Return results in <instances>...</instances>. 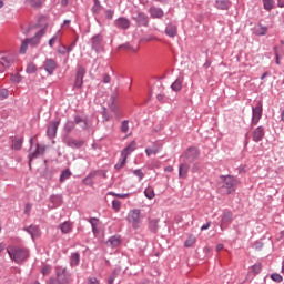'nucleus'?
Wrapping results in <instances>:
<instances>
[{"instance_id": "nucleus-1", "label": "nucleus", "mask_w": 284, "mask_h": 284, "mask_svg": "<svg viewBox=\"0 0 284 284\" xmlns=\"http://www.w3.org/2000/svg\"><path fill=\"white\" fill-rule=\"evenodd\" d=\"M220 179L222 181L221 190L224 194H232V192H236L239 180L234 175H221Z\"/></svg>"}, {"instance_id": "nucleus-2", "label": "nucleus", "mask_w": 284, "mask_h": 284, "mask_svg": "<svg viewBox=\"0 0 284 284\" xmlns=\"http://www.w3.org/2000/svg\"><path fill=\"white\" fill-rule=\"evenodd\" d=\"M7 252L10 258L14 261V263H23V261H26V258H28L29 256L28 250L26 248H20V247L7 248Z\"/></svg>"}, {"instance_id": "nucleus-3", "label": "nucleus", "mask_w": 284, "mask_h": 284, "mask_svg": "<svg viewBox=\"0 0 284 284\" xmlns=\"http://www.w3.org/2000/svg\"><path fill=\"white\" fill-rule=\"evenodd\" d=\"M126 221H128V223H130L132 225L133 230H139V227H141V223H142L141 210H139V209L131 210L128 213Z\"/></svg>"}, {"instance_id": "nucleus-4", "label": "nucleus", "mask_w": 284, "mask_h": 284, "mask_svg": "<svg viewBox=\"0 0 284 284\" xmlns=\"http://www.w3.org/2000/svg\"><path fill=\"white\" fill-rule=\"evenodd\" d=\"M200 154L201 152L195 146H191L181 155V159H183L185 163H194Z\"/></svg>"}, {"instance_id": "nucleus-5", "label": "nucleus", "mask_w": 284, "mask_h": 284, "mask_svg": "<svg viewBox=\"0 0 284 284\" xmlns=\"http://www.w3.org/2000/svg\"><path fill=\"white\" fill-rule=\"evenodd\" d=\"M34 48H37V37L28 38L21 43L20 54H26L28 50H34Z\"/></svg>"}, {"instance_id": "nucleus-6", "label": "nucleus", "mask_w": 284, "mask_h": 284, "mask_svg": "<svg viewBox=\"0 0 284 284\" xmlns=\"http://www.w3.org/2000/svg\"><path fill=\"white\" fill-rule=\"evenodd\" d=\"M85 72L87 70L83 65H78L73 88H83V79L85 77Z\"/></svg>"}, {"instance_id": "nucleus-7", "label": "nucleus", "mask_w": 284, "mask_h": 284, "mask_svg": "<svg viewBox=\"0 0 284 284\" xmlns=\"http://www.w3.org/2000/svg\"><path fill=\"white\" fill-rule=\"evenodd\" d=\"M132 19L138 23V26L144 28H148V23H150V18L148 17V14L141 11L134 12Z\"/></svg>"}, {"instance_id": "nucleus-8", "label": "nucleus", "mask_w": 284, "mask_h": 284, "mask_svg": "<svg viewBox=\"0 0 284 284\" xmlns=\"http://www.w3.org/2000/svg\"><path fill=\"white\" fill-rule=\"evenodd\" d=\"M91 48L95 52H103V37L101 34L91 38Z\"/></svg>"}, {"instance_id": "nucleus-9", "label": "nucleus", "mask_w": 284, "mask_h": 284, "mask_svg": "<svg viewBox=\"0 0 284 284\" xmlns=\"http://www.w3.org/2000/svg\"><path fill=\"white\" fill-rule=\"evenodd\" d=\"M263 116V106L260 104L257 106L252 108V125H258L261 118Z\"/></svg>"}, {"instance_id": "nucleus-10", "label": "nucleus", "mask_w": 284, "mask_h": 284, "mask_svg": "<svg viewBox=\"0 0 284 284\" xmlns=\"http://www.w3.org/2000/svg\"><path fill=\"white\" fill-rule=\"evenodd\" d=\"M59 125H61V120H55L49 123L47 134L49 139H54L57 136V130H59Z\"/></svg>"}, {"instance_id": "nucleus-11", "label": "nucleus", "mask_w": 284, "mask_h": 284, "mask_svg": "<svg viewBox=\"0 0 284 284\" xmlns=\"http://www.w3.org/2000/svg\"><path fill=\"white\" fill-rule=\"evenodd\" d=\"M254 143H261L265 139V128L257 126L252 132Z\"/></svg>"}, {"instance_id": "nucleus-12", "label": "nucleus", "mask_w": 284, "mask_h": 284, "mask_svg": "<svg viewBox=\"0 0 284 284\" xmlns=\"http://www.w3.org/2000/svg\"><path fill=\"white\" fill-rule=\"evenodd\" d=\"M43 68L45 70V72H48L49 75L54 74V70H57L58 65H57V61H54L53 59H47L43 62Z\"/></svg>"}, {"instance_id": "nucleus-13", "label": "nucleus", "mask_w": 284, "mask_h": 284, "mask_svg": "<svg viewBox=\"0 0 284 284\" xmlns=\"http://www.w3.org/2000/svg\"><path fill=\"white\" fill-rule=\"evenodd\" d=\"M221 224H220V227L221 230H224L225 225H230V223H232L233 221V215H232V212L230 211H224L222 216H221Z\"/></svg>"}, {"instance_id": "nucleus-14", "label": "nucleus", "mask_w": 284, "mask_h": 284, "mask_svg": "<svg viewBox=\"0 0 284 284\" xmlns=\"http://www.w3.org/2000/svg\"><path fill=\"white\" fill-rule=\"evenodd\" d=\"M118 99H119V94H116V93H112L109 99L108 105L112 112H116L119 110V100Z\"/></svg>"}, {"instance_id": "nucleus-15", "label": "nucleus", "mask_w": 284, "mask_h": 284, "mask_svg": "<svg viewBox=\"0 0 284 284\" xmlns=\"http://www.w3.org/2000/svg\"><path fill=\"white\" fill-rule=\"evenodd\" d=\"M114 26L115 28H120L121 30H128V28H130V21L128 20V18L121 17L114 21Z\"/></svg>"}, {"instance_id": "nucleus-16", "label": "nucleus", "mask_w": 284, "mask_h": 284, "mask_svg": "<svg viewBox=\"0 0 284 284\" xmlns=\"http://www.w3.org/2000/svg\"><path fill=\"white\" fill-rule=\"evenodd\" d=\"M187 172H190V164L183 161L179 166L180 179H187Z\"/></svg>"}, {"instance_id": "nucleus-17", "label": "nucleus", "mask_w": 284, "mask_h": 284, "mask_svg": "<svg viewBox=\"0 0 284 284\" xmlns=\"http://www.w3.org/2000/svg\"><path fill=\"white\" fill-rule=\"evenodd\" d=\"M149 14L152 17V19H163L164 12L161 8L151 7L149 9Z\"/></svg>"}, {"instance_id": "nucleus-18", "label": "nucleus", "mask_w": 284, "mask_h": 284, "mask_svg": "<svg viewBox=\"0 0 284 284\" xmlns=\"http://www.w3.org/2000/svg\"><path fill=\"white\" fill-rule=\"evenodd\" d=\"M215 8L217 10H230V8H232V2L230 0H216Z\"/></svg>"}, {"instance_id": "nucleus-19", "label": "nucleus", "mask_w": 284, "mask_h": 284, "mask_svg": "<svg viewBox=\"0 0 284 284\" xmlns=\"http://www.w3.org/2000/svg\"><path fill=\"white\" fill-rule=\"evenodd\" d=\"M79 263H81V254L79 252H73L70 255V266L78 267Z\"/></svg>"}, {"instance_id": "nucleus-20", "label": "nucleus", "mask_w": 284, "mask_h": 284, "mask_svg": "<svg viewBox=\"0 0 284 284\" xmlns=\"http://www.w3.org/2000/svg\"><path fill=\"white\" fill-rule=\"evenodd\" d=\"M253 32L256 37H265V34H267V27L258 23L254 27Z\"/></svg>"}, {"instance_id": "nucleus-21", "label": "nucleus", "mask_w": 284, "mask_h": 284, "mask_svg": "<svg viewBox=\"0 0 284 284\" xmlns=\"http://www.w3.org/2000/svg\"><path fill=\"white\" fill-rule=\"evenodd\" d=\"M134 150H136V141H132L122 152V156H125L128 159V156H130L131 152H134Z\"/></svg>"}, {"instance_id": "nucleus-22", "label": "nucleus", "mask_w": 284, "mask_h": 284, "mask_svg": "<svg viewBox=\"0 0 284 284\" xmlns=\"http://www.w3.org/2000/svg\"><path fill=\"white\" fill-rule=\"evenodd\" d=\"M171 89L173 90V92H181V90H183V78H178L172 84H171Z\"/></svg>"}, {"instance_id": "nucleus-23", "label": "nucleus", "mask_w": 284, "mask_h": 284, "mask_svg": "<svg viewBox=\"0 0 284 284\" xmlns=\"http://www.w3.org/2000/svg\"><path fill=\"white\" fill-rule=\"evenodd\" d=\"M179 30L175 24H168L165 28V34L168 37L174 38L178 34Z\"/></svg>"}, {"instance_id": "nucleus-24", "label": "nucleus", "mask_w": 284, "mask_h": 284, "mask_svg": "<svg viewBox=\"0 0 284 284\" xmlns=\"http://www.w3.org/2000/svg\"><path fill=\"white\" fill-rule=\"evenodd\" d=\"M84 144H85V142L83 140L69 139L67 141V145L69 148H83Z\"/></svg>"}, {"instance_id": "nucleus-25", "label": "nucleus", "mask_w": 284, "mask_h": 284, "mask_svg": "<svg viewBox=\"0 0 284 284\" xmlns=\"http://www.w3.org/2000/svg\"><path fill=\"white\" fill-rule=\"evenodd\" d=\"M106 245H109V247H119V245H121V237L120 236H111L108 242Z\"/></svg>"}, {"instance_id": "nucleus-26", "label": "nucleus", "mask_w": 284, "mask_h": 284, "mask_svg": "<svg viewBox=\"0 0 284 284\" xmlns=\"http://www.w3.org/2000/svg\"><path fill=\"white\" fill-rule=\"evenodd\" d=\"M58 227H59V230H61L62 234H70V232H72L71 222H63Z\"/></svg>"}, {"instance_id": "nucleus-27", "label": "nucleus", "mask_w": 284, "mask_h": 284, "mask_svg": "<svg viewBox=\"0 0 284 284\" xmlns=\"http://www.w3.org/2000/svg\"><path fill=\"white\" fill-rule=\"evenodd\" d=\"M31 143V148H30V153H29V165H32V161H34V159H37V149H34L33 143H34V139L32 138L30 140Z\"/></svg>"}, {"instance_id": "nucleus-28", "label": "nucleus", "mask_w": 284, "mask_h": 284, "mask_svg": "<svg viewBox=\"0 0 284 284\" xmlns=\"http://www.w3.org/2000/svg\"><path fill=\"white\" fill-rule=\"evenodd\" d=\"M101 10H103V6H101V1L93 0V7L91 9V12L93 14H101Z\"/></svg>"}, {"instance_id": "nucleus-29", "label": "nucleus", "mask_w": 284, "mask_h": 284, "mask_svg": "<svg viewBox=\"0 0 284 284\" xmlns=\"http://www.w3.org/2000/svg\"><path fill=\"white\" fill-rule=\"evenodd\" d=\"M11 148L12 150H21L23 148V138H14Z\"/></svg>"}, {"instance_id": "nucleus-30", "label": "nucleus", "mask_w": 284, "mask_h": 284, "mask_svg": "<svg viewBox=\"0 0 284 284\" xmlns=\"http://www.w3.org/2000/svg\"><path fill=\"white\" fill-rule=\"evenodd\" d=\"M50 201L53 203L52 207H59L63 203V197L61 195H52Z\"/></svg>"}, {"instance_id": "nucleus-31", "label": "nucleus", "mask_w": 284, "mask_h": 284, "mask_svg": "<svg viewBox=\"0 0 284 284\" xmlns=\"http://www.w3.org/2000/svg\"><path fill=\"white\" fill-rule=\"evenodd\" d=\"M67 272H68V268L65 267H62V266L55 267V274L58 278H68L65 277Z\"/></svg>"}, {"instance_id": "nucleus-32", "label": "nucleus", "mask_w": 284, "mask_h": 284, "mask_svg": "<svg viewBox=\"0 0 284 284\" xmlns=\"http://www.w3.org/2000/svg\"><path fill=\"white\" fill-rule=\"evenodd\" d=\"M77 125V118H74V121H68L64 125V132H67L68 134H70V132H72V130H74Z\"/></svg>"}, {"instance_id": "nucleus-33", "label": "nucleus", "mask_w": 284, "mask_h": 284, "mask_svg": "<svg viewBox=\"0 0 284 284\" xmlns=\"http://www.w3.org/2000/svg\"><path fill=\"white\" fill-rule=\"evenodd\" d=\"M126 163H128V158H125V155L121 154V158L114 168H115V170H123V168H125Z\"/></svg>"}, {"instance_id": "nucleus-34", "label": "nucleus", "mask_w": 284, "mask_h": 284, "mask_svg": "<svg viewBox=\"0 0 284 284\" xmlns=\"http://www.w3.org/2000/svg\"><path fill=\"white\" fill-rule=\"evenodd\" d=\"M0 63L3 65V68H10L12 63H14V60L10 57H2L0 59Z\"/></svg>"}, {"instance_id": "nucleus-35", "label": "nucleus", "mask_w": 284, "mask_h": 284, "mask_svg": "<svg viewBox=\"0 0 284 284\" xmlns=\"http://www.w3.org/2000/svg\"><path fill=\"white\" fill-rule=\"evenodd\" d=\"M75 123L80 125L82 130H88V121L83 120V118L75 115Z\"/></svg>"}, {"instance_id": "nucleus-36", "label": "nucleus", "mask_w": 284, "mask_h": 284, "mask_svg": "<svg viewBox=\"0 0 284 284\" xmlns=\"http://www.w3.org/2000/svg\"><path fill=\"white\" fill-rule=\"evenodd\" d=\"M144 195L146 196V199H149L150 201H152V199H154V196H156V193H154V187L148 186V187L144 190Z\"/></svg>"}, {"instance_id": "nucleus-37", "label": "nucleus", "mask_w": 284, "mask_h": 284, "mask_svg": "<svg viewBox=\"0 0 284 284\" xmlns=\"http://www.w3.org/2000/svg\"><path fill=\"white\" fill-rule=\"evenodd\" d=\"M71 176H72V172L70 171V169L63 170L60 175V183H63V181H68V179H70Z\"/></svg>"}, {"instance_id": "nucleus-38", "label": "nucleus", "mask_w": 284, "mask_h": 284, "mask_svg": "<svg viewBox=\"0 0 284 284\" xmlns=\"http://www.w3.org/2000/svg\"><path fill=\"white\" fill-rule=\"evenodd\" d=\"M49 284H68V278H61V277H51L49 280Z\"/></svg>"}, {"instance_id": "nucleus-39", "label": "nucleus", "mask_w": 284, "mask_h": 284, "mask_svg": "<svg viewBox=\"0 0 284 284\" xmlns=\"http://www.w3.org/2000/svg\"><path fill=\"white\" fill-rule=\"evenodd\" d=\"M26 72L27 74H34V72H37V64H34V62H29Z\"/></svg>"}, {"instance_id": "nucleus-40", "label": "nucleus", "mask_w": 284, "mask_h": 284, "mask_svg": "<svg viewBox=\"0 0 284 284\" xmlns=\"http://www.w3.org/2000/svg\"><path fill=\"white\" fill-rule=\"evenodd\" d=\"M196 243V237L194 235H190L187 240L184 242L185 247H192Z\"/></svg>"}, {"instance_id": "nucleus-41", "label": "nucleus", "mask_w": 284, "mask_h": 284, "mask_svg": "<svg viewBox=\"0 0 284 284\" xmlns=\"http://www.w3.org/2000/svg\"><path fill=\"white\" fill-rule=\"evenodd\" d=\"M161 146H155L153 149H145L146 156H152V154H159Z\"/></svg>"}, {"instance_id": "nucleus-42", "label": "nucleus", "mask_w": 284, "mask_h": 284, "mask_svg": "<svg viewBox=\"0 0 284 284\" xmlns=\"http://www.w3.org/2000/svg\"><path fill=\"white\" fill-rule=\"evenodd\" d=\"M151 232H156L159 230V220H151L149 223Z\"/></svg>"}, {"instance_id": "nucleus-43", "label": "nucleus", "mask_w": 284, "mask_h": 284, "mask_svg": "<svg viewBox=\"0 0 284 284\" xmlns=\"http://www.w3.org/2000/svg\"><path fill=\"white\" fill-rule=\"evenodd\" d=\"M264 10H272L274 8V0H263Z\"/></svg>"}, {"instance_id": "nucleus-44", "label": "nucleus", "mask_w": 284, "mask_h": 284, "mask_svg": "<svg viewBox=\"0 0 284 284\" xmlns=\"http://www.w3.org/2000/svg\"><path fill=\"white\" fill-rule=\"evenodd\" d=\"M26 231L30 234V236L34 241V236L37 234V226L31 225V226L27 227Z\"/></svg>"}, {"instance_id": "nucleus-45", "label": "nucleus", "mask_w": 284, "mask_h": 284, "mask_svg": "<svg viewBox=\"0 0 284 284\" xmlns=\"http://www.w3.org/2000/svg\"><path fill=\"white\" fill-rule=\"evenodd\" d=\"M45 145H43V144H38L37 145V155L39 156V155H41V156H43L44 154H45Z\"/></svg>"}, {"instance_id": "nucleus-46", "label": "nucleus", "mask_w": 284, "mask_h": 284, "mask_svg": "<svg viewBox=\"0 0 284 284\" xmlns=\"http://www.w3.org/2000/svg\"><path fill=\"white\" fill-rule=\"evenodd\" d=\"M272 281H274L275 283H283V276L278 273H273L271 275Z\"/></svg>"}, {"instance_id": "nucleus-47", "label": "nucleus", "mask_w": 284, "mask_h": 284, "mask_svg": "<svg viewBox=\"0 0 284 284\" xmlns=\"http://www.w3.org/2000/svg\"><path fill=\"white\" fill-rule=\"evenodd\" d=\"M129 131H130L129 121L124 120L121 125V132H123L124 134H128Z\"/></svg>"}, {"instance_id": "nucleus-48", "label": "nucleus", "mask_w": 284, "mask_h": 284, "mask_svg": "<svg viewBox=\"0 0 284 284\" xmlns=\"http://www.w3.org/2000/svg\"><path fill=\"white\" fill-rule=\"evenodd\" d=\"M51 272H52V266L50 265L42 266L41 273L43 274V276L50 275Z\"/></svg>"}, {"instance_id": "nucleus-49", "label": "nucleus", "mask_w": 284, "mask_h": 284, "mask_svg": "<svg viewBox=\"0 0 284 284\" xmlns=\"http://www.w3.org/2000/svg\"><path fill=\"white\" fill-rule=\"evenodd\" d=\"M120 50H129L130 52H136V49H134L130 43H125L119 47Z\"/></svg>"}, {"instance_id": "nucleus-50", "label": "nucleus", "mask_w": 284, "mask_h": 284, "mask_svg": "<svg viewBox=\"0 0 284 284\" xmlns=\"http://www.w3.org/2000/svg\"><path fill=\"white\" fill-rule=\"evenodd\" d=\"M134 176H138L139 181H143V176H145V174H143V171L141 169H136L133 171Z\"/></svg>"}, {"instance_id": "nucleus-51", "label": "nucleus", "mask_w": 284, "mask_h": 284, "mask_svg": "<svg viewBox=\"0 0 284 284\" xmlns=\"http://www.w3.org/2000/svg\"><path fill=\"white\" fill-rule=\"evenodd\" d=\"M252 270L254 274H261V270H263V265H261V263H256L252 266Z\"/></svg>"}, {"instance_id": "nucleus-52", "label": "nucleus", "mask_w": 284, "mask_h": 284, "mask_svg": "<svg viewBox=\"0 0 284 284\" xmlns=\"http://www.w3.org/2000/svg\"><path fill=\"white\" fill-rule=\"evenodd\" d=\"M112 207L115 212H119V210H121V201L119 200H113L112 201Z\"/></svg>"}, {"instance_id": "nucleus-53", "label": "nucleus", "mask_w": 284, "mask_h": 284, "mask_svg": "<svg viewBox=\"0 0 284 284\" xmlns=\"http://www.w3.org/2000/svg\"><path fill=\"white\" fill-rule=\"evenodd\" d=\"M111 196H116V199H129L131 196L130 193L119 194V193H109Z\"/></svg>"}, {"instance_id": "nucleus-54", "label": "nucleus", "mask_w": 284, "mask_h": 284, "mask_svg": "<svg viewBox=\"0 0 284 284\" xmlns=\"http://www.w3.org/2000/svg\"><path fill=\"white\" fill-rule=\"evenodd\" d=\"M8 90L7 89H0V100L3 101V99H8Z\"/></svg>"}, {"instance_id": "nucleus-55", "label": "nucleus", "mask_w": 284, "mask_h": 284, "mask_svg": "<svg viewBox=\"0 0 284 284\" xmlns=\"http://www.w3.org/2000/svg\"><path fill=\"white\" fill-rule=\"evenodd\" d=\"M24 6H28L29 8H37V0H26Z\"/></svg>"}, {"instance_id": "nucleus-56", "label": "nucleus", "mask_w": 284, "mask_h": 284, "mask_svg": "<svg viewBox=\"0 0 284 284\" xmlns=\"http://www.w3.org/2000/svg\"><path fill=\"white\" fill-rule=\"evenodd\" d=\"M89 223H91V227H98V225H99V219H97V217H91V219H89Z\"/></svg>"}, {"instance_id": "nucleus-57", "label": "nucleus", "mask_w": 284, "mask_h": 284, "mask_svg": "<svg viewBox=\"0 0 284 284\" xmlns=\"http://www.w3.org/2000/svg\"><path fill=\"white\" fill-rule=\"evenodd\" d=\"M274 50H275V63L277 64V65H281V55H278V48L277 47H275L274 48Z\"/></svg>"}, {"instance_id": "nucleus-58", "label": "nucleus", "mask_w": 284, "mask_h": 284, "mask_svg": "<svg viewBox=\"0 0 284 284\" xmlns=\"http://www.w3.org/2000/svg\"><path fill=\"white\" fill-rule=\"evenodd\" d=\"M118 274L116 271H113L108 280V284L114 283V280L116 278Z\"/></svg>"}, {"instance_id": "nucleus-59", "label": "nucleus", "mask_w": 284, "mask_h": 284, "mask_svg": "<svg viewBox=\"0 0 284 284\" xmlns=\"http://www.w3.org/2000/svg\"><path fill=\"white\" fill-rule=\"evenodd\" d=\"M59 54H69L68 53V47L62 45L58 49Z\"/></svg>"}, {"instance_id": "nucleus-60", "label": "nucleus", "mask_w": 284, "mask_h": 284, "mask_svg": "<svg viewBox=\"0 0 284 284\" xmlns=\"http://www.w3.org/2000/svg\"><path fill=\"white\" fill-rule=\"evenodd\" d=\"M105 17H106V19H112V17H114V11L113 10H106L105 11Z\"/></svg>"}, {"instance_id": "nucleus-61", "label": "nucleus", "mask_w": 284, "mask_h": 284, "mask_svg": "<svg viewBox=\"0 0 284 284\" xmlns=\"http://www.w3.org/2000/svg\"><path fill=\"white\" fill-rule=\"evenodd\" d=\"M77 45V41H73L68 48H67V52L70 54V52H72V50H74V47Z\"/></svg>"}, {"instance_id": "nucleus-62", "label": "nucleus", "mask_w": 284, "mask_h": 284, "mask_svg": "<svg viewBox=\"0 0 284 284\" xmlns=\"http://www.w3.org/2000/svg\"><path fill=\"white\" fill-rule=\"evenodd\" d=\"M110 81H112V78L110 77V74H104L103 75V83H110Z\"/></svg>"}, {"instance_id": "nucleus-63", "label": "nucleus", "mask_w": 284, "mask_h": 284, "mask_svg": "<svg viewBox=\"0 0 284 284\" xmlns=\"http://www.w3.org/2000/svg\"><path fill=\"white\" fill-rule=\"evenodd\" d=\"M54 43H57V36H54L53 38H51V39L49 40V45H50V48H53V47H54Z\"/></svg>"}, {"instance_id": "nucleus-64", "label": "nucleus", "mask_w": 284, "mask_h": 284, "mask_svg": "<svg viewBox=\"0 0 284 284\" xmlns=\"http://www.w3.org/2000/svg\"><path fill=\"white\" fill-rule=\"evenodd\" d=\"M89 284H99V280H97V277H91Z\"/></svg>"}]
</instances>
